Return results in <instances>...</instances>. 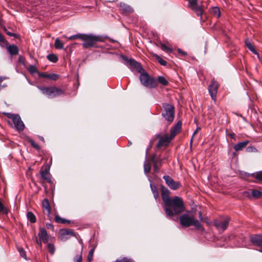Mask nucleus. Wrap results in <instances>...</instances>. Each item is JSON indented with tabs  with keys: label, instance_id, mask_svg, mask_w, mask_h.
Listing matches in <instances>:
<instances>
[{
	"label": "nucleus",
	"instance_id": "6ab92c4d",
	"mask_svg": "<svg viewBox=\"0 0 262 262\" xmlns=\"http://www.w3.org/2000/svg\"><path fill=\"white\" fill-rule=\"evenodd\" d=\"M182 121H179L177 123L170 129V133L171 135V138H173L176 134L180 132L182 127Z\"/></svg>",
	"mask_w": 262,
	"mask_h": 262
},
{
	"label": "nucleus",
	"instance_id": "5701e85b",
	"mask_svg": "<svg viewBox=\"0 0 262 262\" xmlns=\"http://www.w3.org/2000/svg\"><path fill=\"white\" fill-rule=\"evenodd\" d=\"M37 88L41 91L43 95L47 96L49 98H52L51 86L43 87L37 86Z\"/></svg>",
	"mask_w": 262,
	"mask_h": 262
},
{
	"label": "nucleus",
	"instance_id": "37998d69",
	"mask_svg": "<svg viewBox=\"0 0 262 262\" xmlns=\"http://www.w3.org/2000/svg\"><path fill=\"white\" fill-rule=\"evenodd\" d=\"M18 251L21 257H23L24 259H27V255L26 254V252L24 249L21 247L18 248Z\"/></svg>",
	"mask_w": 262,
	"mask_h": 262
},
{
	"label": "nucleus",
	"instance_id": "4be33fe9",
	"mask_svg": "<svg viewBox=\"0 0 262 262\" xmlns=\"http://www.w3.org/2000/svg\"><path fill=\"white\" fill-rule=\"evenodd\" d=\"M52 98L57 97L64 94V91L62 89L55 86H51Z\"/></svg>",
	"mask_w": 262,
	"mask_h": 262
},
{
	"label": "nucleus",
	"instance_id": "f704fd0d",
	"mask_svg": "<svg viewBox=\"0 0 262 262\" xmlns=\"http://www.w3.org/2000/svg\"><path fill=\"white\" fill-rule=\"evenodd\" d=\"M157 82H159L160 84L164 86L167 85L168 84V81L166 79V78L163 76H159L157 79Z\"/></svg>",
	"mask_w": 262,
	"mask_h": 262
},
{
	"label": "nucleus",
	"instance_id": "a211bd4d",
	"mask_svg": "<svg viewBox=\"0 0 262 262\" xmlns=\"http://www.w3.org/2000/svg\"><path fill=\"white\" fill-rule=\"evenodd\" d=\"M150 159L153 164L155 171L158 172L159 170V168L161 166L162 159H158L156 157V155H152Z\"/></svg>",
	"mask_w": 262,
	"mask_h": 262
},
{
	"label": "nucleus",
	"instance_id": "3c124183",
	"mask_svg": "<svg viewBox=\"0 0 262 262\" xmlns=\"http://www.w3.org/2000/svg\"><path fill=\"white\" fill-rule=\"evenodd\" d=\"M46 226L48 229H51V230L54 231V228L52 224H51L50 223H47L46 225Z\"/></svg>",
	"mask_w": 262,
	"mask_h": 262
},
{
	"label": "nucleus",
	"instance_id": "79ce46f5",
	"mask_svg": "<svg viewBox=\"0 0 262 262\" xmlns=\"http://www.w3.org/2000/svg\"><path fill=\"white\" fill-rule=\"evenodd\" d=\"M83 35L82 34H77L76 35H72L68 38L69 40H73V39H82V38L83 37Z\"/></svg>",
	"mask_w": 262,
	"mask_h": 262
},
{
	"label": "nucleus",
	"instance_id": "ea45409f",
	"mask_svg": "<svg viewBox=\"0 0 262 262\" xmlns=\"http://www.w3.org/2000/svg\"><path fill=\"white\" fill-rule=\"evenodd\" d=\"M47 247L49 252L52 255L54 254L55 251V248L54 245L51 243H49L47 245Z\"/></svg>",
	"mask_w": 262,
	"mask_h": 262
},
{
	"label": "nucleus",
	"instance_id": "de8ad7c7",
	"mask_svg": "<svg viewBox=\"0 0 262 262\" xmlns=\"http://www.w3.org/2000/svg\"><path fill=\"white\" fill-rule=\"evenodd\" d=\"M115 262H135L134 260H133L132 259L128 258L127 257H123L122 258L118 260L117 259Z\"/></svg>",
	"mask_w": 262,
	"mask_h": 262
},
{
	"label": "nucleus",
	"instance_id": "b1692460",
	"mask_svg": "<svg viewBox=\"0 0 262 262\" xmlns=\"http://www.w3.org/2000/svg\"><path fill=\"white\" fill-rule=\"evenodd\" d=\"M249 141H245L237 143L234 146V149L235 151H240L243 150V148H245L249 143Z\"/></svg>",
	"mask_w": 262,
	"mask_h": 262
},
{
	"label": "nucleus",
	"instance_id": "a878e982",
	"mask_svg": "<svg viewBox=\"0 0 262 262\" xmlns=\"http://www.w3.org/2000/svg\"><path fill=\"white\" fill-rule=\"evenodd\" d=\"M7 49L9 53L12 55H17L18 53V49L17 47L14 45H9Z\"/></svg>",
	"mask_w": 262,
	"mask_h": 262
},
{
	"label": "nucleus",
	"instance_id": "5fc2aeb1",
	"mask_svg": "<svg viewBox=\"0 0 262 262\" xmlns=\"http://www.w3.org/2000/svg\"><path fill=\"white\" fill-rule=\"evenodd\" d=\"M42 240L39 239H36V243L38 245V246L41 248L42 247Z\"/></svg>",
	"mask_w": 262,
	"mask_h": 262
},
{
	"label": "nucleus",
	"instance_id": "6e6d98bb",
	"mask_svg": "<svg viewBox=\"0 0 262 262\" xmlns=\"http://www.w3.org/2000/svg\"><path fill=\"white\" fill-rule=\"evenodd\" d=\"M201 128L200 127H197L196 129H195V130L194 131L193 134V136L191 138V141H190V144H192V139H193V136H194V135L198 132V131L199 130H200Z\"/></svg>",
	"mask_w": 262,
	"mask_h": 262
},
{
	"label": "nucleus",
	"instance_id": "49530a36",
	"mask_svg": "<svg viewBox=\"0 0 262 262\" xmlns=\"http://www.w3.org/2000/svg\"><path fill=\"white\" fill-rule=\"evenodd\" d=\"M82 251L80 254L76 255L74 258L75 262H82Z\"/></svg>",
	"mask_w": 262,
	"mask_h": 262
},
{
	"label": "nucleus",
	"instance_id": "cd10ccee",
	"mask_svg": "<svg viewBox=\"0 0 262 262\" xmlns=\"http://www.w3.org/2000/svg\"><path fill=\"white\" fill-rule=\"evenodd\" d=\"M39 76L43 78H49L53 80H56L58 78V75L55 74H46L43 73H39Z\"/></svg>",
	"mask_w": 262,
	"mask_h": 262
},
{
	"label": "nucleus",
	"instance_id": "1a4fd4ad",
	"mask_svg": "<svg viewBox=\"0 0 262 262\" xmlns=\"http://www.w3.org/2000/svg\"><path fill=\"white\" fill-rule=\"evenodd\" d=\"M123 58L126 61V64L127 65L128 64L132 68L136 69L138 73H142V72H144V69L142 68L139 62L136 61L135 60L132 58L128 59L125 57H124Z\"/></svg>",
	"mask_w": 262,
	"mask_h": 262
},
{
	"label": "nucleus",
	"instance_id": "f257e3e1",
	"mask_svg": "<svg viewBox=\"0 0 262 262\" xmlns=\"http://www.w3.org/2000/svg\"><path fill=\"white\" fill-rule=\"evenodd\" d=\"M163 209L166 216L171 219L183 212L185 207L182 199L178 196H174L172 198V200L164 204Z\"/></svg>",
	"mask_w": 262,
	"mask_h": 262
},
{
	"label": "nucleus",
	"instance_id": "412c9836",
	"mask_svg": "<svg viewBox=\"0 0 262 262\" xmlns=\"http://www.w3.org/2000/svg\"><path fill=\"white\" fill-rule=\"evenodd\" d=\"M43 212L46 213L47 216L49 217L51 214V207L48 199H44L42 202Z\"/></svg>",
	"mask_w": 262,
	"mask_h": 262
},
{
	"label": "nucleus",
	"instance_id": "9b49d317",
	"mask_svg": "<svg viewBox=\"0 0 262 262\" xmlns=\"http://www.w3.org/2000/svg\"><path fill=\"white\" fill-rule=\"evenodd\" d=\"M230 220L229 217H226L223 221L215 222L214 225L218 230L223 232L227 228Z\"/></svg>",
	"mask_w": 262,
	"mask_h": 262
},
{
	"label": "nucleus",
	"instance_id": "4468645a",
	"mask_svg": "<svg viewBox=\"0 0 262 262\" xmlns=\"http://www.w3.org/2000/svg\"><path fill=\"white\" fill-rule=\"evenodd\" d=\"M161 196L164 204H166L168 201L172 200V198H170V191L169 190L164 186L161 187Z\"/></svg>",
	"mask_w": 262,
	"mask_h": 262
},
{
	"label": "nucleus",
	"instance_id": "f03ea898",
	"mask_svg": "<svg viewBox=\"0 0 262 262\" xmlns=\"http://www.w3.org/2000/svg\"><path fill=\"white\" fill-rule=\"evenodd\" d=\"M179 220L180 224L183 227H189L193 226L199 230H204L200 221L195 219L194 216L189 212L182 214L179 217Z\"/></svg>",
	"mask_w": 262,
	"mask_h": 262
},
{
	"label": "nucleus",
	"instance_id": "4c0bfd02",
	"mask_svg": "<svg viewBox=\"0 0 262 262\" xmlns=\"http://www.w3.org/2000/svg\"><path fill=\"white\" fill-rule=\"evenodd\" d=\"M151 167L149 162L145 161L144 164V170L145 173H148L150 171Z\"/></svg>",
	"mask_w": 262,
	"mask_h": 262
},
{
	"label": "nucleus",
	"instance_id": "473e14b6",
	"mask_svg": "<svg viewBox=\"0 0 262 262\" xmlns=\"http://www.w3.org/2000/svg\"><path fill=\"white\" fill-rule=\"evenodd\" d=\"M54 45L56 49H62L63 48L64 43L57 38L55 40Z\"/></svg>",
	"mask_w": 262,
	"mask_h": 262
},
{
	"label": "nucleus",
	"instance_id": "dca6fc26",
	"mask_svg": "<svg viewBox=\"0 0 262 262\" xmlns=\"http://www.w3.org/2000/svg\"><path fill=\"white\" fill-rule=\"evenodd\" d=\"M262 195L261 191L253 189L251 190V192L249 191H245L244 192V196L248 198L251 199L252 196L254 198L258 199Z\"/></svg>",
	"mask_w": 262,
	"mask_h": 262
},
{
	"label": "nucleus",
	"instance_id": "4d7b16f0",
	"mask_svg": "<svg viewBox=\"0 0 262 262\" xmlns=\"http://www.w3.org/2000/svg\"><path fill=\"white\" fill-rule=\"evenodd\" d=\"M228 136L232 139H233L234 140H235V134L233 133H230L228 134Z\"/></svg>",
	"mask_w": 262,
	"mask_h": 262
},
{
	"label": "nucleus",
	"instance_id": "052dcab7",
	"mask_svg": "<svg viewBox=\"0 0 262 262\" xmlns=\"http://www.w3.org/2000/svg\"><path fill=\"white\" fill-rule=\"evenodd\" d=\"M4 31L5 32V33L7 31L6 28L5 27H4Z\"/></svg>",
	"mask_w": 262,
	"mask_h": 262
},
{
	"label": "nucleus",
	"instance_id": "6e6552de",
	"mask_svg": "<svg viewBox=\"0 0 262 262\" xmlns=\"http://www.w3.org/2000/svg\"><path fill=\"white\" fill-rule=\"evenodd\" d=\"M218 88V83L213 78L208 86V91L212 99L214 101L216 100Z\"/></svg>",
	"mask_w": 262,
	"mask_h": 262
},
{
	"label": "nucleus",
	"instance_id": "ddd939ff",
	"mask_svg": "<svg viewBox=\"0 0 262 262\" xmlns=\"http://www.w3.org/2000/svg\"><path fill=\"white\" fill-rule=\"evenodd\" d=\"M52 163V159H51L50 164H47L46 166L45 169L43 170H40V173L41 178L47 181L48 182H50L51 181V178L49 174V171L50 168V164Z\"/></svg>",
	"mask_w": 262,
	"mask_h": 262
},
{
	"label": "nucleus",
	"instance_id": "9d476101",
	"mask_svg": "<svg viewBox=\"0 0 262 262\" xmlns=\"http://www.w3.org/2000/svg\"><path fill=\"white\" fill-rule=\"evenodd\" d=\"M166 184L172 190H177L181 186L179 182L174 181L170 176H164L163 177Z\"/></svg>",
	"mask_w": 262,
	"mask_h": 262
},
{
	"label": "nucleus",
	"instance_id": "0eeeda50",
	"mask_svg": "<svg viewBox=\"0 0 262 262\" xmlns=\"http://www.w3.org/2000/svg\"><path fill=\"white\" fill-rule=\"evenodd\" d=\"M188 3L189 7L202 19L204 10L201 5H198V0H188Z\"/></svg>",
	"mask_w": 262,
	"mask_h": 262
},
{
	"label": "nucleus",
	"instance_id": "a19ab883",
	"mask_svg": "<svg viewBox=\"0 0 262 262\" xmlns=\"http://www.w3.org/2000/svg\"><path fill=\"white\" fill-rule=\"evenodd\" d=\"M94 251H95V247H93L89 251L88 255V258H87L88 261L89 262H91L93 260Z\"/></svg>",
	"mask_w": 262,
	"mask_h": 262
},
{
	"label": "nucleus",
	"instance_id": "393cba45",
	"mask_svg": "<svg viewBox=\"0 0 262 262\" xmlns=\"http://www.w3.org/2000/svg\"><path fill=\"white\" fill-rule=\"evenodd\" d=\"M120 6L124 13H131L134 10L131 7L124 3H120Z\"/></svg>",
	"mask_w": 262,
	"mask_h": 262
},
{
	"label": "nucleus",
	"instance_id": "f3484780",
	"mask_svg": "<svg viewBox=\"0 0 262 262\" xmlns=\"http://www.w3.org/2000/svg\"><path fill=\"white\" fill-rule=\"evenodd\" d=\"M75 236L76 234L72 230H64L62 231L61 233H60V238L61 240L64 241L70 238L71 236Z\"/></svg>",
	"mask_w": 262,
	"mask_h": 262
},
{
	"label": "nucleus",
	"instance_id": "bf43d9fd",
	"mask_svg": "<svg viewBox=\"0 0 262 262\" xmlns=\"http://www.w3.org/2000/svg\"><path fill=\"white\" fill-rule=\"evenodd\" d=\"M199 217L202 220V213L201 212H199Z\"/></svg>",
	"mask_w": 262,
	"mask_h": 262
},
{
	"label": "nucleus",
	"instance_id": "09e8293b",
	"mask_svg": "<svg viewBox=\"0 0 262 262\" xmlns=\"http://www.w3.org/2000/svg\"><path fill=\"white\" fill-rule=\"evenodd\" d=\"M8 212V211L7 209L4 206L3 204L0 201V213L3 212L5 214H7Z\"/></svg>",
	"mask_w": 262,
	"mask_h": 262
},
{
	"label": "nucleus",
	"instance_id": "603ef678",
	"mask_svg": "<svg viewBox=\"0 0 262 262\" xmlns=\"http://www.w3.org/2000/svg\"><path fill=\"white\" fill-rule=\"evenodd\" d=\"M178 52L182 54L183 56H186L187 55L186 53L184 51H183L182 50H181V49H178Z\"/></svg>",
	"mask_w": 262,
	"mask_h": 262
},
{
	"label": "nucleus",
	"instance_id": "e433bc0d",
	"mask_svg": "<svg viewBox=\"0 0 262 262\" xmlns=\"http://www.w3.org/2000/svg\"><path fill=\"white\" fill-rule=\"evenodd\" d=\"M48 59L54 63H55L58 60L57 56L54 54H50L47 56Z\"/></svg>",
	"mask_w": 262,
	"mask_h": 262
},
{
	"label": "nucleus",
	"instance_id": "e2e57ef3",
	"mask_svg": "<svg viewBox=\"0 0 262 262\" xmlns=\"http://www.w3.org/2000/svg\"><path fill=\"white\" fill-rule=\"evenodd\" d=\"M261 131H262V127H261Z\"/></svg>",
	"mask_w": 262,
	"mask_h": 262
},
{
	"label": "nucleus",
	"instance_id": "423d86ee",
	"mask_svg": "<svg viewBox=\"0 0 262 262\" xmlns=\"http://www.w3.org/2000/svg\"><path fill=\"white\" fill-rule=\"evenodd\" d=\"M82 40L84 41L82 44L83 47L88 48L93 47L95 42L100 41V37L93 35L83 34Z\"/></svg>",
	"mask_w": 262,
	"mask_h": 262
},
{
	"label": "nucleus",
	"instance_id": "bb28decb",
	"mask_svg": "<svg viewBox=\"0 0 262 262\" xmlns=\"http://www.w3.org/2000/svg\"><path fill=\"white\" fill-rule=\"evenodd\" d=\"M55 221L57 223H60L62 224H69L71 223L70 220L62 218L58 214H56L55 216Z\"/></svg>",
	"mask_w": 262,
	"mask_h": 262
},
{
	"label": "nucleus",
	"instance_id": "c03bdc74",
	"mask_svg": "<svg viewBox=\"0 0 262 262\" xmlns=\"http://www.w3.org/2000/svg\"><path fill=\"white\" fill-rule=\"evenodd\" d=\"M28 71L30 73H37V69L35 66L31 65L28 68Z\"/></svg>",
	"mask_w": 262,
	"mask_h": 262
},
{
	"label": "nucleus",
	"instance_id": "a18cd8bd",
	"mask_svg": "<svg viewBox=\"0 0 262 262\" xmlns=\"http://www.w3.org/2000/svg\"><path fill=\"white\" fill-rule=\"evenodd\" d=\"M29 142L31 144V146L35 149L37 150L40 149V146L39 145L35 143L32 139H29Z\"/></svg>",
	"mask_w": 262,
	"mask_h": 262
},
{
	"label": "nucleus",
	"instance_id": "20e7f679",
	"mask_svg": "<svg viewBox=\"0 0 262 262\" xmlns=\"http://www.w3.org/2000/svg\"><path fill=\"white\" fill-rule=\"evenodd\" d=\"M163 112L162 113V116L171 123L173 121L174 117V107L173 105L167 103H163Z\"/></svg>",
	"mask_w": 262,
	"mask_h": 262
},
{
	"label": "nucleus",
	"instance_id": "aec40b11",
	"mask_svg": "<svg viewBox=\"0 0 262 262\" xmlns=\"http://www.w3.org/2000/svg\"><path fill=\"white\" fill-rule=\"evenodd\" d=\"M38 236L40 239H41L42 242L47 243L49 240V235L47 233L46 230L44 228H40Z\"/></svg>",
	"mask_w": 262,
	"mask_h": 262
},
{
	"label": "nucleus",
	"instance_id": "7ed1b4c3",
	"mask_svg": "<svg viewBox=\"0 0 262 262\" xmlns=\"http://www.w3.org/2000/svg\"><path fill=\"white\" fill-rule=\"evenodd\" d=\"M139 77L141 83L147 88L152 89L155 88L158 85L157 80L149 76V75L144 70V72L140 73Z\"/></svg>",
	"mask_w": 262,
	"mask_h": 262
},
{
	"label": "nucleus",
	"instance_id": "2f4dec72",
	"mask_svg": "<svg viewBox=\"0 0 262 262\" xmlns=\"http://www.w3.org/2000/svg\"><path fill=\"white\" fill-rule=\"evenodd\" d=\"M27 216L28 220L31 223H34L36 222V217L33 214V212L31 211H29L27 212Z\"/></svg>",
	"mask_w": 262,
	"mask_h": 262
},
{
	"label": "nucleus",
	"instance_id": "8fccbe9b",
	"mask_svg": "<svg viewBox=\"0 0 262 262\" xmlns=\"http://www.w3.org/2000/svg\"><path fill=\"white\" fill-rule=\"evenodd\" d=\"M6 33L8 35H9V36H10L14 37H15V38H16V37H17V36H18V35H17V34H15V33H11V32H10L8 31L6 32Z\"/></svg>",
	"mask_w": 262,
	"mask_h": 262
},
{
	"label": "nucleus",
	"instance_id": "7c9ffc66",
	"mask_svg": "<svg viewBox=\"0 0 262 262\" xmlns=\"http://www.w3.org/2000/svg\"><path fill=\"white\" fill-rule=\"evenodd\" d=\"M150 187L152 193L153 194L154 197L155 198V199L156 200H157L159 197V192H158L157 187L155 185H154L152 183H150Z\"/></svg>",
	"mask_w": 262,
	"mask_h": 262
},
{
	"label": "nucleus",
	"instance_id": "c85d7f7f",
	"mask_svg": "<svg viewBox=\"0 0 262 262\" xmlns=\"http://www.w3.org/2000/svg\"><path fill=\"white\" fill-rule=\"evenodd\" d=\"M209 12L214 16L219 18L221 16V12L220 9L217 7H213L210 10Z\"/></svg>",
	"mask_w": 262,
	"mask_h": 262
},
{
	"label": "nucleus",
	"instance_id": "72a5a7b5",
	"mask_svg": "<svg viewBox=\"0 0 262 262\" xmlns=\"http://www.w3.org/2000/svg\"><path fill=\"white\" fill-rule=\"evenodd\" d=\"M153 56L155 57V58L156 59V60L158 61V62L162 65V66H166L167 65V61H166L165 60H163L161 57H160L158 55L156 54H153Z\"/></svg>",
	"mask_w": 262,
	"mask_h": 262
},
{
	"label": "nucleus",
	"instance_id": "c756f323",
	"mask_svg": "<svg viewBox=\"0 0 262 262\" xmlns=\"http://www.w3.org/2000/svg\"><path fill=\"white\" fill-rule=\"evenodd\" d=\"M245 45L248 49L251 51L253 54L257 55L258 53L256 50L255 49L254 46L252 45L249 39H246L245 41Z\"/></svg>",
	"mask_w": 262,
	"mask_h": 262
},
{
	"label": "nucleus",
	"instance_id": "f8f14e48",
	"mask_svg": "<svg viewBox=\"0 0 262 262\" xmlns=\"http://www.w3.org/2000/svg\"><path fill=\"white\" fill-rule=\"evenodd\" d=\"M173 138H171V135L169 137L167 134H165L162 137H160L159 142L157 145L158 148H160L162 146H167Z\"/></svg>",
	"mask_w": 262,
	"mask_h": 262
},
{
	"label": "nucleus",
	"instance_id": "13d9d810",
	"mask_svg": "<svg viewBox=\"0 0 262 262\" xmlns=\"http://www.w3.org/2000/svg\"><path fill=\"white\" fill-rule=\"evenodd\" d=\"M39 139L42 141L45 142L44 139H43V138L42 137H39Z\"/></svg>",
	"mask_w": 262,
	"mask_h": 262
},
{
	"label": "nucleus",
	"instance_id": "680f3d73",
	"mask_svg": "<svg viewBox=\"0 0 262 262\" xmlns=\"http://www.w3.org/2000/svg\"><path fill=\"white\" fill-rule=\"evenodd\" d=\"M259 251L262 253V248L259 250Z\"/></svg>",
	"mask_w": 262,
	"mask_h": 262
},
{
	"label": "nucleus",
	"instance_id": "864d4df0",
	"mask_svg": "<svg viewBox=\"0 0 262 262\" xmlns=\"http://www.w3.org/2000/svg\"><path fill=\"white\" fill-rule=\"evenodd\" d=\"M247 151L248 152H251L255 150V148L253 147H248L247 148Z\"/></svg>",
	"mask_w": 262,
	"mask_h": 262
},
{
	"label": "nucleus",
	"instance_id": "c9c22d12",
	"mask_svg": "<svg viewBox=\"0 0 262 262\" xmlns=\"http://www.w3.org/2000/svg\"><path fill=\"white\" fill-rule=\"evenodd\" d=\"M251 175L258 181H262V171H259L255 173H252Z\"/></svg>",
	"mask_w": 262,
	"mask_h": 262
},
{
	"label": "nucleus",
	"instance_id": "2eb2a0df",
	"mask_svg": "<svg viewBox=\"0 0 262 262\" xmlns=\"http://www.w3.org/2000/svg\"><path fill=\"white\" fill-rule=\"evenodd\" d=\"M250 241L255 246L262 247V234H254L250 236Z\"/></svg>",
	"mask_w": 262,
	"mask_h": 262
},
{
	"label": "nucleus",
	"instance_id": "39448f33",
	"mask_svg": "<svg viewBox=\"0 0 262 262\" xmlns=\"http://www.w3.org/2000/svg\"><path fill=\"white\" fill-rule=\"evenodd\" d=\"M5 114L8 118L12 119L14 124V127L16 130L20 132L24 129L25 124L18 114H11L10 113H6Z\"/></svg>",
	"mask_w": 262,
	"mask_h": 262
},
{
	"label": "nucleus",
	"instance_id": "58836bf2",
	"mask_svg": "<svg viewBox=\"0 0 262 262\" xmlns=\"http://www.w3.org/2000/svg\"><path fill=\"white\" fill-rule=\"evenodd\" d=\"M160 45L161 49L166 53H171L172 52V50L164 43H161Z\"/></svg>",
	"mask_w": 262,
	"mask_h": 262
}]
</instances>
